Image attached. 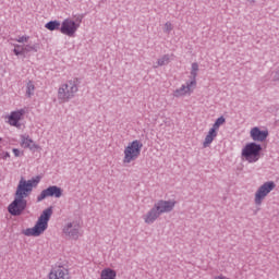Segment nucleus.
<instances>
[{
	"mask_svg": "<svg viewBox=\"0 0 279 279\" xmlns=\"http://www.w3.org/2000/svg\"><path fill=\"white\" fill-rule=\"evenodd\" d=\"M3 160H7V158H10V153H2Z\"/></svg>",
	"mask_w": 279,
	"mask_h": 279,
	"instance_id": "obj_31",
	"label": "nucleus"
},
{
	"mask_svg": "<svg viewBox=\"0 0 279 279\" xmlns=\"http://www.w3.org/2000/svg\"><path fill=\"white\" fill-rule=\"evenodd\" d=\"M260 151H263V146L256 144L255 142L248 143L242 149V158L247 162H258L260 159Z\"/></svg>",
	"mask_w": 279,
	"mask_h": 279,
	"instance_id": "obj_5",
	"label": "nucleus"
},
{
	"mask_svg": "<svg viewBox=\"0 0 279 279\" xmlns=\"http://www.w3.org/2000/svg\"><path fill=\"white\" fill-rule=\"evenodd\" d=\"M53 215V207L46 208L41 215L39 216L37 222L33 228H27L22 231L24 236H40V234L45 233V230L49 228V220Z\"/></svg>",
	"mask_w": 279,
	"mask_h": 279,
	"instance_id": "obj_1",
	"label": "nucleus"
},
{
	"mask_svg": "<svg viewBox=\"0 0 279 279\" xmlns=\"http://www.w3.org/2000/svg\"><path fill=\"white\" fill-rule=\"evenodd\" d=\"M22 51H23V53L25 54V53H31V51H38V46H36V45H26V46H23L22 47Z\"/></svg>",
	"mask_w": 279,
	"mask_h": 279,
	"instance_id": "obj_23",
	"label": "nucleus"
},
{
	"mask_svg": "<svg viewBox=\"0 0 279 279\" xmlns=\"http://www.w3.org/2000/svg\"><path fill=\"white\" fill-rule=\"evenodd\" d=\"M49 279H71V275L69 274V269L64 266H56L52 268L48 275Z\"/></svg>",
	"mask_w": 279,
	"mask_h": 279,
	"instance_id": "obj_13",
	"label": "nucleus"
},
{
	"mask_svg": "<svg viewBox=\"0 0 279 279\" xmlns=\"http://www.w3.org/2000/svg\"><path fill=\"white\" fill-rule=\"evenodd\" d=\"M163 32L166 34H171V32H173V24H171V22H166L163 26Z\"/></svg>",
	"mask_w": 279,
	"mask_h": 279,
	"instance_id": "obj_25",
	"label": "nucleus"
},
{
	"mask_svg": "<svg viewBox=\"0 0 279 279\" xmlns=\"http://www.w3.org/2000/svg\"><path fill=\"white\" fill-rule=\"evenodd\" d=\"M191 82H197V72L191 70Z\"/></svg>",
	"mask_w": 279,
	"mask_h": 279,
	"instance_id": "obj_28",
	"label": "nucleus"
},
{
	"mask_svg": "<svg viewBox=\"0 0 279 279\" xmlns=\"http://www.w3.org/2000/svg\"><path fill=\"white\" fill-rule=\"evenodd\" d=\"M216 138H217V131H215V129L209 130L203 142V147H209L213 141H215Z\"/></svg>",
	"mask_w": 279,
	"mask_h": 279,
	"instance_id": "obj_17",
	"label": "nucleus"
},
{
	"mask_svg": "<svg viewBox=\"0 0 279 279\" xmlns=\"http://www.w3.org/2000/svg\"><path fill=\"white\" fill-rule=\"evenodd\" d=\"M191 71H199V64L197 62L192 63V70Z\"/></svg>",
	"mask_w": 279,
	"mask_h": 279,
	"instance_id": "obj_29",
	"label": "nucleus"
},
{
	"mask_svg": "<svg viewBox=\"0 0 279 279\" xmlns=\"http://www.w3.org/2000/svg\"><path fill=\"white\" fill-rule=\"evenodd\" d=\"M169 62H170L169 54H163L161 58H159L157 60V64L154 65V69H158V66H165V65L169 64Z\"/></svg>",
	"mask_w": 279,
	"mask_h": 279,
	"instance_id": "obj_20",
	"label": "nucleus"
},
{
	"mask_svg": "<svg viewBox=\"0 0 279 279\" xmlns=\"http://www.w3.org/2000/svg\"><path fill=\"white\" fill-rule=\"evenodd\" d=\"M197 88V82L190 81L185 85H182L180 88L173 92V97H186V95H193V92Z\"/></svg>",
	"mask_w": 279,
	"mask_h": 279,
	"instance_id": "obj_9",
	"label": "nucleus"
},
{
	"mask_svg": "<svg viewBox=\"0 0 279 279\" xmlns=\"http://www.w3.org/2000/svg\"><path fill=\"white\" fill-rule=\"evenodd\" d=\"M154 207L159 215H165V213H171L175 208V201H165L160 199L154 204Z\"/></svg>",
	"mask_w": 279,
	"mask_h": 279,
	"instance_id": "obj_12",
	"label": "nucleus"
},
{
	"mask_svg": "<svg viewBox=\"0 0 279 279\" xmlns=\"http://www.w3.org/2000/svg\"><path fill=\"white\" fill-rule=\"evenodd\" d=\"M39 183L40 177H35L31 180H25L22 178L17 184L16 191L24 194L26 197H29V195H32V191H34Z\"/></svg>",
	"mask_w": 279,
	"mask_h": 279,
	"instance_id": "obj_6",
	"label": "nucleus"
},
{
	"mask_svg": "<svg viewBox=\"0 0 279 279\" xmlns=\"http://www.w3.org/2000/svg\"><path fill=\"white\" fill-rule=\"evenodd\" d=\"M223 123H226V118H223V116H221L215 121L211 130H215L217 132V130H219V128H221V125H223Z\"/></svg>",
	"mask_w": 279,
	"mask_h": 279,
	"instance_id": "obj_22",
	"label": "nucleus"
},
{
	"mask_svg": "<svg viewBox=\"0 0 279 279\" xmlns=\"http://www.w3.org/2000/svg\"><path fill=\"white\" fill-rule=\"evenodd\" d=\"M16 43H27L29 40V37L28 36H22V37H19L17 39H15Z\"/></svg>",
	"mask_w": 279,
	"mask_h": 279,
	"instance_id": "obj_27",
	"label": "nucleus"
},
{
	"mask_svg": "<svg viewBox=\"0 0 279 279\" xmlns=\"http://www.w3.org/2000/svg\"><path fill=\"white\" fill-rule=\"evenodd\" d=\"M159 217H160V214L153 206V208L149 209L146 215H144L143 219L145 223H147L148 226H151V223H154Z\"/></svg>",
	"mask_w": 279,
	"mask_h": 279,
	"instance_id": "obj_16",
	"label": "nucleus"
},
{
	"mask_svg": "<svg viewBox=\"0 0 279 279\" xmlns=\"http://www.w3.org/2000/svg\"><path fill=\"white\" fill-rule=\"evenodd\" d=\"M0 141H1V137H0Z\"/></svg>",
	"mask_w": 279,
	"mask_h": 279,
	"instance_id": "obj_33",
	"label": "nucleus"
},
{
	"mask_svg": "<svg viewBox=\"0 0 279 279\" xmlns=\"http://www.w3.org/2000/svg\"><path fill=\"white\" fill-rule=\"evenodd\" d=\"M143 149V143L138 140H135L124 148V165H130V162H134L141 156V150Z\"/></svg>",
	"mask_w": 279,
	"mask_h": 279,
	"instance_id": "obj_4",
	"label": "nucleus"
},
{
	"mask_svg": "<svg viewBox=\"0 0 279 279\" xmlns=\"http://www.w3.org/2000/svg\"><path fill=\"white\" fill-rule=\"evenodd\" d=\"M46 29L49 32H56V29H60V22L58 21H50L45 25Z\"/></svg>",
	"mask_w": 279,
	"mask_h": 279,
	"instance_id": "obj_21",
	"label": "nucleus"
},
{
	"mask_svg": "<svg viewBox=\"0 0 279 279\" xmlns=\"http://www.w3.org/2000/svg\"><path fill=\"white\" fill-rule=\"evenodd\" d=\"M247 3H250L251 5H254V3H256V0H246Z\"/></svg>",
	"mask_w": 279,
	"mask_h": 279,
	"instance_id": "obj_32",
	"label": "nucleus"
},
{
	"mask_svg": "<svg viewBox=\"0 0 279 279\" xmlns=\"http://www.w3.org/2000/svg\"><path fill=\"white\" fill-rule=\"evenodd\" d=\"M25 197H27L25 194L19 192V190L15 191L14 201L8 206L10 215L13 217L23 215V211L27 208V199Z\"/></svg>",
	"mask_w": 279,
	"mask_h": 279,
	"instance_id": "obj_3",
	"label": "nucleus"
},
{
	"mask_svg": "<svg viewBox=\"0 0 279 279\" xmlns=\"http://www.w3.org/2000/svg\"><path fill=\"white\" fill-rule=\"evenodd\" d=\"M250 136L255 143H263L267 141V136H269V131H262L258 126H254L250 131Z\"/></svg>",
	"mask_w": 279,
	"mask_h": 279,
	"instance_id": "obj_14",
	"label": "nucleus"
},
{
	"mask_svg": "<svg viewBox=\"0 0 279 279\" xmlns=\"http://www.w3.org/2000/svg\"><path fill=\"white\" fill-rule=\"evenodd\" d=\"M77 29H80V24L75 23V21L71 19H65L60 27L61 34L69 36L70 38L75 36V32H77Z\"/></svg>",
	"mask_w": 279,
	"mask_h": 279,
	"instance_id": "obj_8",
	"label": "nucleus"
},
{
	"mask_svg": "<svg viewBox=\"0 0 279 279\" xmlns=\"http://www.w3.org/2000/svg\"><path fill=\"white\" fill-rule=\"evenodd\" d=\"M13 53H15V56H24L23 46L15 45V48L13 49Z\"/></svg>",
	"mask_w": 279,
	"mask_h": 279,
	"instance_id": "obj_26",
	"label": "nucleus"
},
{
	"mask_svg": "<svg viewBox=\"0 0 279 279\" xmlns=\"http://www.w3.org/2000/svg\"><path fill=\"white\" fill-rule=\"evenodd\" d=\"M34 90H36V86H34V83L32 81H29L26 86L27 97H32V95H34Z\"/></svg>",
	"mask_w": 279,
	"mask_h": 279,
	"instance_id": "obj_24",
	"label": "nucleus"
},
{
	"mask_svg": "<svg viewBox=\"0 0 279 279\" xmlns=\"http://www.w3.org/2000/svg\"><path fill=\"white\" fill-rule=\"evenodd\" d=\"M22 147L25 149H38V145L34 143V141L29 137L22 138Z\"/></svg>",
	"mask_w": 279,
	"mask_h": 279,
	"instance_id": "obj_18",
	"label": "nucleus"
},
{
	"mask_svg": "<svg viewBox=\"0 0 279 279\" xmlns=\"http://www.w3.org/2000/svg\"><path fill=\"white\" fill-rule=\"evenodd\" d=\"M25 114V109H20L17 111L11 112L9 116V124H11L13 128H21V121Z\"/></svg>",
	"mask_w": 279,
	"mask_h": 279,
	"instance_id": "obj_15",
	"label": "nucleus"
},
{
	"mask_svg": "<svg viewBox=\"0 0 279 279\" xmlns=\"http://www.w3.org/2000/svg\"><path fill=\"white\" fill-rule=\"evenodd\" d=\"M62 195V190L58 185H51L46 190H43L41 193L37 196V202H43V199H47V197H59Z\"/></svg>",
	"mask_w": 279,
	"mask_h": 279,
	"instance_id": "obj_10",
	"label": "nucleus"
},
{
	"mask_svg": "<svg viewBox=\"0 0 279 279\" xmlns=\"http://www.w3.org/2000/svg\"><path fill=\"white\" fill-rule=\"evenodd\" d=\"M100 279H117V271L106 268L101 270Z\"/></svg>",
	"mask_w": 279,
	"mask_h": 279,
	"instance_id": "obj_19",
	"label": "nucleus"
},
{
	"mask_svg": "<svg viewBox=\"0 0 279 279\" xmlns=\"http://www.w3.org/2000/svg\"><path fill=\"white\" fill-rule=\"evenodd\" d=\"M274 189H276V183L274 181H267L263 185H260L255 192V205L260 206L265 197H267V195H269V193H271Z\"/></svg>",
	"mask_w": 279,
	"mask_h": 279,
	"instance_id": "obj_7",
	"label": "nucleus"
},
{
	"mask_svg": "<svg viewBox=\"0 0 279 279\" xmlns=\"http://www.w3.org/2000/svg\"><path fill=\"white\" fill-rule=\"evenodd\" d=\"M78 90L77 78L61 84L57 93L59 104H69V100L73 99Z\"/></svg>",
	"mask_w": 279,
	"mask_h": 279,
	"instance_id": "obj_2",
	"label": "nucleus"
},
{
	"mask_svg": "<svg viewBox=\"0 0 279 279\" xmlns=\"http://www.w3.org/2000/svg\"><path fill=\"white\" fill-rule=\"evenodd\" d=\"M13 154L15 158H19V156H21V150H19V148H13Z\"/></svg>",
	"mask_w": 279,
	"mask_h": 279,
	"instance_id": "obj_30",
	"label": "nucleus"
},
{
	"mask_svg": "<svg viewBox=\"0 0 279 279\" xmlns=\"http://www.w3.org/2000/svg\"><path fill=\"white\" fill-rule=\"evenodd\" d=\"M63 234L73 241H77L80 239V223L69 222L65 225L63 228Z\"/></svg>",
	"mask_w": 279,
	"mask_h": 279,
	"instance_id": "obj_11",
	"label": "nucleus"
}]
</instances>
